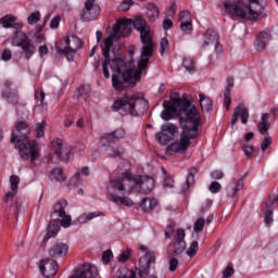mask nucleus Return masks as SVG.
<instances>
[{"mask_svg": "<svg viewBox=\"0 0 278 278\" xmlns=\"http://www.w3.org/2000/svg\"><path fill=\"white\" fill-rule=\"evenodd\" d=\"M157 205V199L155 198H144L141 201V210H143V212H153V210H155V206Z\"/></svg>", "mask_w": 278, "mask_h": 278, "instance_id": "23", "label": "nucleus"}, {"mask_svg": "<svg viewBox=\"0 0 278 278\" xmlns=\"http://www.w3.org/2000/svg\"><path fill=\"white\" fill-rule=\"evenodd\" d=\"M169 260V270L170 273H175L177 267L179 266V260L175 257V255H167Z\"/></svg>", "mask_w": 278, "mask_h": 278, "instance_id": "38", "label": "nucleus"}, {"mask_svg": "<svg viewBox=\"0 0 278 278\" xmlns=\"http://www.w3.org/2000/svg\"><path fill=\"white\" fill-rule=\"evenodd\" d=\"M18 184H21V178L17 175H12L10 177L12 192H16L18 190Z\"/></svg>", "mask_w": 278, "mask_h": 278, "instance_id": "36", "label": "nucleus"}, {"mask_svg": "<svg viewBox=\"0 0 278 278\" xmlns=\"http://www.w3.org/2000/svg\"><path fill=\"white\" fill-rule=\"evenodd\" d=\"M97 0H87L85 2V8L80 13L81 21L88 23L90 21H97V16L101 14V7L96 3Z\"/></svg>", "mask_w": 278, "mask_h": 278, "instance_id": "13", "label": "nucleus"}, {"mask_svg": "<svg viewBox=\"0 0 278 278\" xmlns=\"http://www.w3.org/2000/svg\"><path fill=\"white\" fill-rule=\"evenodd\" d=\"M129 257H131V251L128 249L121 253L118 257V262H122L123 264H125V262H129Z\"/></svg>", "mask_w": 278, "mask_h": 278, "instance_id": "46", "label": "nucleus"}, {"mask_svg": "<svg viewBox=\"0 0 278 278\" xmlns=\"http://www.w3.org/2000/svg\"><path fill=\"white\" fill-rule=\"evenodd\" d=\"M223 186H220L218 181H213L208 187L210 192H212L213 194L220 192Z\"/></svg>", "mask_w": 278, "mask_h": 278, "instance_id": "47", "label": "nucleus"}, {"mask_svg": "<svg viewBox=\"0 0 278 278\" xmlns=\"http://www.w3.org/2000/svg\"><path fill=\"white\" fill-rule=\"evenodd\" d=\"M65 48L59 49L58 52L65 55L68 62H73L75 60V55H77V49L81 48V41L76 36L66 37L65 39Z\"/></svg>", "mask_w": 278, "mask_h": 278, "instance_id": "11", "label": "nucleus"}, {"mask_svg": "<svg viewBox=\"0 0 278 278\" xmlns=\"http://www.w3.org/2000/svg\"><path fill=\"white\" fill-rule=\"evenodd\" d=\"M270 144H273V141L270 139V135L266 134L265 137H264V140L261 143V150L266 151Z\"/></svg>", "mask_w": 278, "mask_h": 278, "instance_id": "43", "label": "nucleus"}, {"mask_svg": "<svg viewBox=\"0 0 278 278\" xmlns=\"http://www.w3.org/2000/svg\"><path fill=\"white\" fill-rule=\"evenodd\" d=\"M175 12H177V4H172L167 10V16H175Z\"/></svg>", "mask_w": 278, "mask_h": 278, "instance_id": "63", "label": "nucleus"}, {"mask_svg": "<svg viewBox=\"0 0 278 278\" xmlns=\"http://www.w3.org/2000/svg\"><path fill=\"white\" fill-rule=\"evenodd\" d=\"M173 233H175V228L173 225H167L165 228V238L170 240V238H173Z\"/></svg>", "mask_w": 278, "mask_h": 278, "instance_id": "55", "label": "nucleus"}, {"mask_svg": "<svg viewBox=\"0 0 278 278\" xmlns=\"http://www.w3.org/2000/svg\"><path fill=\"white\" fill-rule=\"evenodd\" d=\"M146 14L149 21H155V18L160 16V9H157V5H155V3H148Z\"/></svg>", "mask_w": 278, "mask_h": 278, "instance_id": "26", "label": "nucleus"}, {"mask_svg": "<svg viewBox=\"0 0 278 278\" xmlns=\"http://www.w3.org/2000/svg\"><path fill=\"white\" fill-rule=\"evenodd\" d=\"M99 216H104L103 212L97 211L92 213H84L78 217V223L81 225H86V223H90L93 218H99Z\"/></svg>", "mask_w": 278, "mask_h": 278, "instance_id": "25", "label": "nucleus"}, {"mask_svg": "<svg viewBox=\"0 0 278 278\" xmlns=\"http://www.w3.org/2000/svg\"><path fill=\"white\" fill-rule=\"evenodd\" d=\"M233 267L228 265L224 271H223V278H230V277H233Z\"/></svg>", "mask_w": 278, "mask_h": 278, "instance_id": "54", "label": "nucleus"}, {"mask_svg": "<svg viewBox=\"0 0 278 278\" xmlns=\"http://www.w3.org/2000/svg\"><path fill=\"white\" fill-rule=\"evenodd\" d=\"M155 264V252L147 251L146 254L139 260V268H137V275L139 278H157V276H149V268Z\"/></svg>", "mask_w": 278, "mask_h": 278, "instance_id": "10", "label": "nucleus"}, {"mask_svg": "<svg viewBox=\"0 0 278 278\" xmlns=\"http://www.w3.org/2000/svg\"><path fill=\"white\" fill-rule=\"evenodd\" d=\"M91 92L92 89H90V85H83L76 90L74 97L79 101V103H84L90 99Z\"/></svg>", "mask_w": 278, "mask_h": 278, "instance_id": "21", "label": "nucleus"}, {"mask_svg": "<svg viewBox=\"0 0 278 278\" xmlns=\"http://www.w3.org/2000/svg\"><path fill=\"white\" fill-rule=\"evenodd\" d=\"M214 47H215V53L217 58H223V46L220 45V42L218 41L217 43L214 45Z\"/></svg>", "mask_w": 278, "mask_h": 278, "instance_id": "59", "label": "nucleus"}, {"mask_svg": "<svg viewBox=\"0 0 278 278\" xmlns=\"http://www.w3.org/2000/svg\"><path fill=\"white\" fill-rule=\"evenodd\" d=\"M112 257H114V254H112V250L104 251L102 254L103 264H108L110 260H112Z\"/></svg>", "mask_w": 278, "mask_h": 278, "instance_id": "48", "label": "nucleus"}, {"mask_svg": "<svg viewBox=\"0 0 278 278\" xmlns=\"http://www.w3.org/2000/svg\"><path fill=\"white\" fill-rule=\"evenodd\" d=\"M180 29L182 34L190 35L192 34V22H186V23H180Z\"/></svg>", "mask_w": 278, "mask_h": 278, "instance_id": "40", "label": "nucleus"}, {"mask_svg": "<svg viewBox=\"0 0 278 278\" xmlns=\"http://www.w3.org/2000/svg\"><path fill=\"white\" fill-rule=\"evenodd\" d=\"M134 5V0H124L117 8L119 12H128V10Z\"/></svg>", "mask_w": 278, "mask_h": 278, "instance_id": "39", "label": "nucleus"}, {"mask_svg": "<svg viewBox=\"0 0 278 278\" xmlns=\"http://www.w3.org/2000/svg\"><path fill=\"white\" fill-rule=\"evenodd\" d=\"M242 151L248 160H252L255 148L253 146H243Z\"/></svg>", "mask_w": 278, "mask_h": 278, "instance_id": "42", "label": "nucleus"}, {"mask_svg": "<svg viewBox=\"0 0 278 278\" xmlns=\"http://www.w3.org/2000/svg\"><path fill=\"white\" fill-rule=\"evenodd\" d=\"M0 21L5 29H10V27H12L13 23L16 21V17H14V15H7Z\"/></svg>", "mask_w": 278, "mask_h": 278, "instance_id": "32", "label": "nucleus"}, {"mask_svg": "<svg viewBox=\"0 0 278 278\" xmlns=\"http://www.w3.org/2000/svg\"><path fill=\"white\" fill-rule=\"evenodd\" d=\"M163 188H175V180L170 176H166L163 181Z\"/></svg>", "mask_w": 278, "mask_h": 278, "instance_id": "50", "label": "nucleus"}, {"mask_svg": "<svg viewBox=\"0 0 278 278\" xmlns=\"http://www.w3.org/2000/svg\"><path fill=\"white\" fill-rule=\"evenodd\" d=\"M212 179H223L225 177V174L222 170H213L211 173Z\"/></svg>", "mask_w": 278, "mask_h": 278, "instance_id": "58", "label": "nucleus"}, {"mask_svg": "<svg viewBox=\"0 0 278 278\" xmlns=\"http://www.w3.org/2000/svg\"><path fill=\"white\" fill-rule=\"evenodd\" d=\"M51 151L59 157L61 162H68L71 159V150L66 144H64V140L62 139H53L51 142Z\"/></svg>", "mask_w": 278, "mask_h": 278, "instance_id": "15", "label": "nucleus"}, {"mask_svg": "<svg viewBox=\"0 0 278 278\" xmlns=\"http://www.w3.org/2000/svg\"><path fill=\"white\" fill-rule=\"evenodd\" d=\"M36 134L37 138H42L45 136V124L39 123L36 125Z\"/></svg>", "mask_w": 278, "mask_h": 278, "instance_id": "51", "label": "nucleus"}, {"mask_svg": "<svg viewBox=\"0 0 278 278\" xmlns=\"http://www.w3.org/2000/svg\"><path fill=\"white\" fill-rule=\"evenodd\" d=\"M60 21H62V17H60V15L53 17L50 22V29H58L60 27Z\"/></svg>", "mask_w": 278, "mask_h": 278, "instance_id": "49", "label": "nucleus"}, {"mask_svg": "<svg viewBox=\"0 0 278 278\" xmlns=\"http://www.w3.org/2000/svg\"><path fill=\"white\" fill-rule=\"evenodd\" d=\"M125 129L118 128L113 132L105 134L104 136L101 137V143L103 147H108L110 144H113L116 140H123L125 138Z\"/></svg>", "mask_w": 278, "mask_h": 278, "instance_id": "18", "label": "nucleus"}, {"mask_svg": "<svg viewBox=\"0 0 278 278\" xmlns=\"http://www.w3.org/2000/svg\"><path fill=\"white\" fill-rule=\"evenodd\" d=\"M10 212H12L16 220H18V212H21V205L18 204V202H15L14 205L10 206Z\"/></svg>", "mask_w": 278, "mask_h": 278, "instance_id": "56", "label": "nucleus"}, {"mask_svg": "<svg viewBox=\"0 0 278 278\" xmlns=\"http://www.w3.org/2000/svg\"><path fill=\"white\" fill-rule=\"evenodd\" d=\"M233 88V77H228L227 78V86L225 88V92H224V105L227 110V112H229V108L231 105V89Z\"/></svg>", "mask_w": 278, "mask_h": 278, "instance_id": "22", "label": "nucleus"}, {"mask_svg": "<svg viewBox=\"0 0 278 278\" xmlns=\"http://www.w3.org/2000/svg\"><path fill=\"white\" fill-rule=\"evenodd\" d=\"M138 270L136 269V271L134 270H129L125 267L119 269V276L118 278H137Z\"/></svg>", "mask_w": 278, "mask_h": 278, "instance_id": "31", "label": "nucleus"}, {"mask_svg": "<svg viewBox=\"0 0 278 278\" xmlns=\"http://www.w3.org/2000/svg\"><path fill=\"white\" fill-rule=\"evenodd\" d=\"M242 188H244V177H241L235 185V187L231 188V191L228 193V197H230L231 199H233V197H236V194H238V192H240V190H242Z\"/></svg>", "mask_w": 278, "mask_h": 278, "instance_id": "29", "label": "nucleus"}, {"mask_svg": "<svg viewBox=\"0 0 278 278\" xmlns=\"http://www.w3.org/2000/svg\"><path fill=\"white\" fill-rule=\"evenodd\" d=\"M273 40V35L268 30H264L256 36L255 47L257 51H264L266 45Z\"/></svg>", "mask_w": 278, "mask_h": 278, "instance_id": "19", "label": "nucleus"}, {"mask_svg": "<svg viewBox=\"0 0 278 278\" xmlns=\"http://www.w3.org/2000/svg\"><path fill=\"white\" fill-rule=\"evenodd\" d=\"M50 179L52 181H65L66 175H64V170H62V168L56 167V168L51 169Z\"/></svg>", "mask_w": 278, "mask_h": 278, "instance_id": "27", "label": "nucleus"}, {"mask_svg": "<svg viewBox=\"0 0 278 278\" xmlns=\"http://www.w3.org/2000/svg\"><path fill=\"white\" fill-rule=\"evenodd\" d=\"M67 253H68V245L62 242H56L52 244L51 248L48 250V255L49 257H52V260L66 257Z\"/></svg>", "mask_w": 278, "mask_h": 278, "instance_id": "17", "label": "nucleus"}, {"mask_svg": "<svg viewBox=\"0 0 278 278\" xmlns=\"http://www.w3.org/2000/svg\"><path fill=\"white\" fill-rule=\"evenodd\" d=\"M182 66L188 71V73H194L197 71L194 59L187 56L182 60Z\"/></svg>", "mask_w": 278, "mask_h": 278, "instance_id": "28", "label": "nucleus"}, {"mask_svg": "<svg viewBox=\"0 0 278 278\" xmlns=\"http://www.w3.org/2000/svg\"><path fill=\"white\" fill-rule=\"evenodd\" d=\"M200 106L202 112H212V108L214 105V102L212 101V99L207 96H205V93H200Z\"/></svg>", "mask_w": 278, "mask_h": 278, "instance_id": "24", "label": "nucleus"}, {"mask_svg": "<svg viewBox=\"0 0 278 278\" xmlns=\"http://www.w3.org/2000/svg\"><path fill=\"white\" fill-rule=\"evenodd\" d=\"M173 27V21L172 20H165L163 22V29L168 30Z\"/></svg>", "mask_w": 278, "mask_h": 278, "instance_id": "64", "label": "nucleus"}, {"mask_svg": "<svg viewBox=\"0 0 278 278\" xmlns=\"http://www.w3.org/2000/svg\"><path fill=\"white\" fill-rule=\"evenodd\" d=\"M48 53H49V48L47 47V45L39 47V56L40 58H45V55H47Z\"/></svg>", "mask_w": 278, "mask_h": 278, "instance_id": "60", "label": "nucleus"}, {"mask_svg": "<svg viewBox=\"0 0 278 278\" xmlns=\"http://www.w3.org/2000/svg\"><path fill=\"white\" fill-rule=\"evenodd\" d=\"M236 110L238 111V114L243 125H247V123H249V110L242 106H237Z\"/></svg>", "mask_w": 278, "mask_h": 278, "instance_id": "30", "label": "nucleus"}, {"mask_svg": "<svg viewBox=\"0 0 278 278\" xmlns=\"http://www.w3.org/2000/svg\"><path fill=\"white\" fill-rule=\"evenodd\" d=\"M179 23H192V14L189 11H181L178 15Z\"/></svg>", "mask_w": 278, "mask_h": 278, "instance_id": "33", "label": "nucleus"}, {"mask_svg": "<svg viewBox=\"0 0 278 278\" xmlns=\"http://www.w3.org/2000/svg\"><path fill=\"white\" fill-rule=\"evenodd\" d=\"M204 228H205V218L203 217L198 218L193 225V231H195V233H201V231H203Z\"/></svg>", "mask_w": 278, "mask_h": 278, "instance_id": "34", "label": "nucleus"}, {"mask_svg": "<svg viewBox=\"0 0 278 278\" xmlns=\"http://www.w3.org/2000/svg\"><path fill=\"white\" fill-rule=\"evenodd\" d=\"M112 110L113 112L123 110L130 116H139V114H144L149 110V102L144 100L141 92L126 93L113 103Z\"/></svg>", "mask_w": 278, "mask_h": 278, "instance_id": "6", "label": "nucleus"}, {"mask_svg": "<svg viewBox=\"0 0 278 278\" xmlns=\"http://www.w3.org/2000/svg\"><path fill=\"white\" fill-rule=\"evenodd\" d=\"M153 47L151 26L142 15L116 22L113 36L105 38L102 46L103 76L110 79V66L114 90L123 92L127 88H136L142 71L149 68Z\"/></svg>", "mask_w": 278, "mask_h": 278, "instance_id": "1", "label": "nucleus"}, {"mask_svg": "<svg viewBox=\"0 0 278 278\" xmlns=\"http://www.w3.org/2000/svg\"><path fill=\"white\" fill-rule=\"evenodd\" d=\"M35 108H41L43 112H47V110H49V104L45 103V91H40L38 104Z\"/></svg>", "mask_w": 278, "mask_h": 278, "instance_id": "37", "label": "nucleus"}, {"mask_svg": "<svg viewBox=\"0 0 278 278\" xmlns=\"http://www.w3.org/2000/svg\"><path fill=\"white\" fill-rule=\"evenodd\" d=\"M132 180L135 182L134 190H138L141 194H151L155 188V180L152 177L140 176Z\"/></svg>", "mask_w": 278, "mask_h": 278, "instance_id": "14", "label": "nucleus"}, {"mask_svg": "<svg viewBox=\"0 0 278 278\" xmlns=\"http://www.w3.org/2000/svg\"><path fill=\"white\" fill-rule=\"evenodd\" d=\"M28 25H36L40 21V12L36 11L29 14L28 16Z\"/></svg>", "mask_w": 278, "mask_h": 278, "instance_id": "41", "label": "nucleus"}, {"mask_svg": "<svg viewBox=\"0 0 278 278\" xmlns=\"http://www.w3.org/2000/svg\"><path fill=\"white\" fill-rule=\"evenodd\" d=\"M226 14L229 16H238L239 18H247V21H262L266 18V8L268 0H249L245 4L244 0H220Z\"/></svg>", "mask_w": 278, "mask_h": 278, "instance_id": "3", "label": "nucleus"}, {"mask_svg": "<svg viewBox=\"0 0 278 278\" xmlns=\"http://www.w3.org/2000/svg\"><path fill=\"white\" fill-rule=\"evenodd\" d=\"M199 253V242L192 241L189 249L187 250V255L189 257H194Z\"/></svg>", "mask_w": 278, "mask_h": 278, "instance_id": "35", "label": "nucleus"}, {"mask_svg": "<svg viewBox=\"0 0 278 278\" xmlns=\"http://www.w3.org/2000/svg\"><path fill=\"white\" fill-rule=\"evenodd\" d=\"M211 45H218V33L208 28L204 34V40L202 42V49H207Z\"/></svg>", "mask_w": 278, "mask_h": 278, "instance_id": "20", "label": "nucleus"}, {"mask_svg": "<svg viewBox=\"0 0 278 278\" xmlns=\"http://www.w3.org/2000/svg\"><path fill=\"white\" fill-rule=\"evenodd\" d=\"M11 45L13 47H21L25 53L26 60H31L34 53H36V46L31 39L21 30H15L13 33Z\"/></svg>", "mask_w": 278, "mask_h": 278, "instance_id": "8", "label": "nucleus"}, {"mask_svg": "<svg viewBox=\"0 0 278 278\" xmlns=\"http://www.w3.org/2000/svg\"><path fill=\"white\" fill-rule=\"evenodd\" d=\"M136 182L134 177L129 173H123L121 177L111 179L106 185L108 195L106 199L112 201L116 205H126L127 207H132L134 201L128 197H118L115 192H125L126 194H131L134 192V187Z\"/></svg>", "mask_w": 278, "mask_h": 278, "instance_id": "5", "label": "nucleus"}, {"mask_svg": "<svg viewBox=\"0 0 278 278\" xmlns=\"http://www.w3.org/2000/svg\"><path fill=\"white\" fill-rule=\"evenodd\" d=\"M168 47V39L167 38H162L161 43H160V53L161 55H164L166 53V48Z\"/></svg>", "mask_w": 278, "mask_h": 278, "instance_id": "53", "label": "nucleus"}, {"mask_svg": "<svg viewBox=\"0 0 278 278\" xmlns=\"http://www.w3.org/2000/svg\"><path fill=\"white\" fill-rule=\"evenodd\" d=\"M186 251V230L178 229L174 235V242L167 245V255L179 257Z\"/></svg>", "mask_w": 278, "mask_h": 278, "instance_id": "9", "label": "nucleus"}, {"mask_svg": "<svg viewBox=\"0 0 278 278\" xmlns=\"http://www.w3.org/2000/svg\"><path fill=\"white\" fill-rule=\"evenodd\" d=\"M123 153H125V149L117 148V149L113 150L112 157H121L123 155Z\"/></svg>", "mask_w": 278, "mask_h": 278, "instance_id": "61", "label": "nucleus"}, {"mask_svg": "<svg viewBox=\"0 0 278 278\" xmlns=\"http://www.w3.org/2000/svg\"><path fill=\"white\" fill-rule=\"evenodd\" d=\"M268 129H270V122H261L258 124V131L262 134V136H264Z\"/></svg>", "mask_w": 278, "mask_h": 278, "instance_id": "45", "label": "nucleus"}, {"mask_svg": "<svg viewBox=\"0 0 278 278\" xmlns=\"http://www.w3.org/2000/svg\"><path fill=\"white\" fill-rule=\"evenodd\" d=\"M9 103H12V105H16L18 103V94L16 92H11L7 97Z\"/></svg>", "mask_w": 278, "mask_h": 278, "instance_id": "52", "label": "nucleus"}, {"mask_svg": "<svg viewBox=\"0 0 278 278\" xmlns=\"http://www.w3.org/2000/svg\"><path fill=\"white\" fill-rule=\"evenodd\" d=\"M164 110L161 113L163 121H170L174 116H179L182 132L180 141L174 142L166 148V155H175L179 151H188L190 140L199 136V125H201V114L195 105L190 103L188 98H181L179 92L170 94V101L163 102Z\"/></svg>", "mask_w": 278, "mask_h": 278, "instance_id": "2", "label": "nucleus"}, {"mask_svg": "<svg viewBox=\"0 0 278 278\" xmlns=\"http://www.w3.org/2000/svg\"><path fill=\"white\" fill-rule=\"evenodd\" d=\"M70 186H73L74 188H77V186H81V177L79 176V173H76V174L70 179Z\"/></svg>", "mask_w": 278, "mask_h": 278, "instance_id": "44", "label": "nucleus"}, {"mask_svg": "<svg viewBox=\"0 0 278 278\" xmlns=\"http://www.w3.org/2000/svg\"><path fill=\"white\" fill-rule=\"evenodd\" d=\"M1 58L3 62H10V60H12V51L10 49H4Z\"/></svg>", "mask_w": 278, "mask_h": 278, "instance_id": "57", "label": "nucleus"}, {"mask_svg": "<svg viewBox=\"0 0 278 278\" xmlns=\"http://www.w3.org/2000/svg\"><path fill=\"white\" fill-rule=\"evenodd\" d=\"M58 268H60V265L51 258L42 260L39 265L40 273L46 278H53L58 273Z\"/></svg>", "mask_w": 278, "mask_h": 278, "instance_id": "16", "label": "nucleus"}, {"mask_svg": "<svg viewBox=\"0 0 278 278\" xmlns=\"http://www.w3.org/2000/svg\"><path fill=\"white\" fill-rule=\"evenodd\" d=\"M29 125L25 122H16L15 129L11 135V143L15 144V149L18 151V155L22 160H30L31 164H36V161L40 159L38 152V142L29 140Z\"/></svg>", "mask_w": 278, "mask_h": 278, "instance_id": "4", "label": "nucleus"}, {"mask_svg": "<svg viewBox=\"0 0 278 278\" xmlns=\"http://www.w3.org/2000/svg\"><path fill=\"white\" fill-rule=\"evenodd\" d=\"M179 131V128L175 124L167 123L161 126V131L155 134V140L163 147H166L168 142L175 140V134Z\"/></svg>", "mask_w": 278, "mask_h": 278, "instance_id": "12", "label": "nucleus"}, {"mask_svg": "<svg viewBox=\"0 0 278 278\" xmlns=\"http://www.w3.org/2000/svg\"><path fill=\"white\" fill-rule=\"evenodd\" d=\"M187 188H190L194 184V174H189L186 179Z\"/></svg>", "mask_w": 278, "mask_h": 278, "instance_id": "62", "label": "nucleus"}, {"mask_svg": "<svg viewBox=\"0 0 278 278\" xmlns=\"http://www.w3.org/2000/svg\"><path fill=\"white\" fill-rule=\"evenodd\" d=\"M66 207H68V201L59 200L51 212V218H54L50 222L48 226V232L43 237L42 242H49L51 238H55L58 233H60V225L61 227L68 228L71 225V215H66Z\"/></svg>", "mask_w": 278, "mask_h": 278, "instance_id": "7", "label": "nucleus"}]
</instances>
